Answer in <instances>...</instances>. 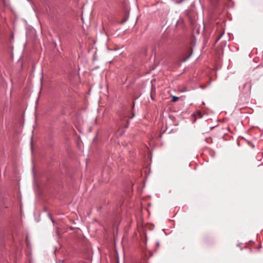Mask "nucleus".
Listing matches in <instances>:
<instances>
[{
    "instance_id": "1",
    "label": "nucleus",
    "mask_w": 263,
    "mask_h": 263,
    "mask_svg": "<svg viewBox=\"0 0 263 263\" xmlns=\"http://www.w3.org/2000/svg\"><path fill=\"white\" fill-rule=\"evenodd\" d=\"M179 99V98L178 97L173 96L172 98V101L173 102H176Z\"/></svg>"
},
{
    "instance_id": "2",
    "label": "nucleus",
    "mask_w": 263,
    "mask_h": 263,
    "mask_svg": "<svg viewBox=\"0 0 263 263\" xmlns=\"http://www.w3.org/2000/svg\"><path fill=\"white\" fill-rule=\"evenodd\" d=\"M223 34H221L218 37H217V39H216V42H218L220 39L222 35Z\"/></svg>"
}]
</instances>
